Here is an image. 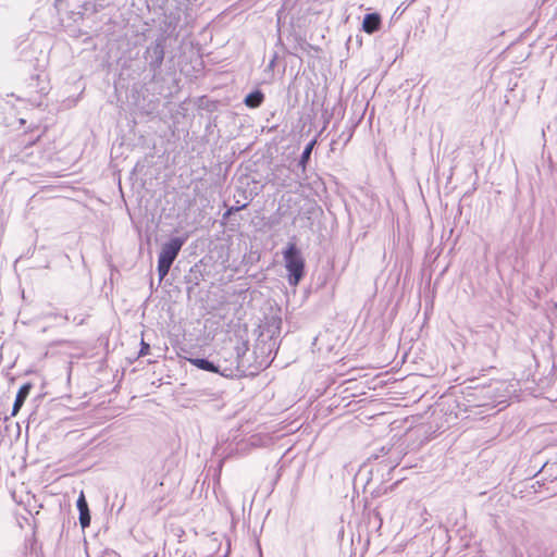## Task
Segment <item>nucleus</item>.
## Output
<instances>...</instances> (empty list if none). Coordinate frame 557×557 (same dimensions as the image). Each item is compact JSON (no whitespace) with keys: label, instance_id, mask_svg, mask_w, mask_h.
Segmentation results:
<instances>
[{"label":"nucleus","instance_id":"obj_13","mask_svg":"<svg viewBox=\"0 0 557 557\" xmlns=\"http://www.w3.org/2000/svg\"><path fill=\"white\" fill-rule=\"evenodd\" d=\"M78 519H79V524H81V527L83 529L89 527V524H90V512H89V509H87V510L82 509L79 511V518Z\"/></svg>","mask_w":557,"mask_h":557},{"label":"nucleus","instance_id":"obj_4","mask_svg":"<svg viewBox=\"0 0 557 557\" xmlns=\"http://www.w3.org/2000/svg\"><path fill=\"white\" fill-rule=\"evenodd\" d=\"M261 331L259 334L257 348L260 347V344L267 345L269 350V356L276 347V338L280 336L281 332V319L271 318L263 325L260 326Z\"/></svg>","mask_w":557,"mask_h":557},{"label":"nucleus","instance_id":"obj_1","mask_svg":"<svg viewBox=\"0 0 557 557\" xmlns=\"http://www.w3.org/2000/svg\"><path fill=\"white\" fill-rule=\"evenodd\" d=\"M248 349V343L240 342L231 351V358H224L219 364L206 358H191L189 362L203 371L220 373L225 377H239L245 375L250 368V363L246 358Z\"/></svg>","mask_w":557,"mask_h":557},{"label":"nucleus","instance_id":"obj_6","mask_svg":"<svg viewBox=\"0 0 557 557\" xmlns=\"http://www.w3.org/2000/svg\"><path fill=\"white\" fill-rule=\"evenodd\" d=\"M86 5L87 0H55L58 12L69 14L74 21L83 16Z\"/></svg>","mask_w":557,"mask_h":557},{"label":"nucleus","instance_id":"obj_14","mask_svg":"<svg viewBox=\"0 0 557 557\" xmlns=\"http://www.w3.org/2000/svg\"><path fill=\"white\" fill-rule=\"evenodd\" d=\"M76 506H77L78 511H81L82 509H84V510L89 509L87 500H86L85 495H84L83 492L81 493V495H79V497H78V499L76 502Z\"/></svg>","mask_w":557,"mask_h":557},{"label":"nucleus","instance_id":"obj_17","mask_svg":"<svg viewBox=\"0 0 557 557\" xmlns=\"http://www.w3.org/2000/svg\"><path fill=\"white\" fill-rule=\"evenodd\" d=\"M20 123L24 124L25 123L24 119H20Z\"/></svg>","mask_w":557,"mask_h":557},{"label":"nucleus","instance_id":"obj_10","mask_svg":"<svg viewBox=\"0 0 557 557\" xmlns=\"http://www.w3.org/2000/svg\"><path fill=\"white\" fill-rule=\"evenodd\" d=\"M264 100V95L261 90L259 89H256L251 92H249L246 97H245V100H244V103L248 107V108H258L262 104Z\"/></svg>","mask_w":557,"mask_h":557},{"label":"nucleus","instance_id":"obj_18","mask_svg":"<svg viewBox=\"0 0 557 557\" xmlns=\"http://www.w3.org/2000/svg\"><path fill=\"white\" fill-rule=\"evenodd\" d=\"M265 362H267V360H264V361L260 362V364H259V366H260V367H262Z\"/></svg>","mask_w":557,"mask_h":557},{"label":"nucleus","instance_id":"obj_11","mask_svg":"<svg viewBox=\"0 0 557 557\" xmlns=\"http://www.w3.org/2000/svg\"><path fill=\"white\" fill-rule=\"evenodd\" d=\"M315 145H317V138H313L312 140H310L307 144V146L305 147V149H304V151H302V153L300 156V159L298 161V166L301 168L302 172L306 171L307 163L310 160L312 150H313Z\"/></svg>","mask_w":557,"mask_h":557},{"label":"nucleus","instance_id":"obj_3","mask_svg":"<svg viewBox=\"0 0 557 557\" xmlns=\"http://www.w3.org/2000/svg\"><path fill=\"white\" fill-rule=\"evenodd\" d=\"M185 242L186 237H172L169 242L161 246L157 267L160 281H162L169 274V271L177 258Z\"/></svg>","mask_w":557,"mask_h":557},{"label":"nucleus","instance_id":"obj_2","mask_svg":"<svg viewBox=\"0 0 557 557\" xmlns=\"http://www.w3.org/2000/svg\"><path fill=\"white\" fill-rule=\"evenodd\" d=\"M283 259L289 285L297 286L305 275V259L300 249L290 242L283 250Z\"/></svg>","mask_w":557,"mask_h":557},{"label":"nucleus","instance_id":"obj_15","mask_svg":"<svg viewBox=\"0 0 557 557\" xmlns=\"http://www.w3.org/2000/svg\"><path fill=\"white\" fill-rule=\"evenodd\" d=\"M148 348H149V345H148V344H145V343L143 342V348H141L140 354H143V352H144V350H146V349H148Z\"/></svg>","mask_w":557,"mask_h":557},{"label":"nucleus","instance_id":"obj_12","mask_svg":"<svg viewBox=\"0 0 557 557\" xmlns=\"http://www.w3.org/2000/svg\"><path fill=\"white\" fill-rule=\"evenodd\" d=\"M541 472L552 481L557 479V463H545L541 470Z\"/></svg>","mask_w":557,"mask_h":557},{"label":"nucleus","instance_id":"obj_7","mask_svg":"<svg viewBox=\"0 0 557 557\" xmlns=\"http://www.w3.org/2000/svg\"><path fill=\"white\" fill-rule=\"evenodd\" d=\"M234 198H235V203H233V206L230 207L224 212L223 219H228L233 213L245 209L248 206L249 201H250V198L248 197L246 190L243 189V188H237L236 189Z\"/></svg>","mask_w":557,"mask_h":557},{"label":"nucleus","instance_id":"obj_9","mask_svg":"<svg viewBox=\"0 0 557 557\" xmlns=\"http://www.w3.org/2000/svg\"><path fill=\"white\" fill-rule=\"evenodd\" d=\"M30 389H32L30 383H25L20 387V389L17 391V394L15 396L14 404H13L12 416H15L18 412V410L22 408L24 401L26 400V398L29 395Z\"/></svg>","mask_w":557,"mask_h":557},{"label":"nucleus","instance_id":"obj_19","mask_svg":"<svg viewBox=\"0 0 557 557\" xmlns=\"http://www.w3.org/2000/svg\"><path fill=\"white\" fill-rule=\"evenodd\" d=\"M556 310H557V302H556Z\"/></svg>","mask_w":557,"mask_h":557},{"label":"nucleus","instance_id":"obj_16","mask_svg":"<svg viewBox=\"0 0 557 557\" xmlns=\"http://www.w3.org/2000/svg\"><path fill=\"white\" fill-rule=\"evenodd\" d=\"M148 348H149V345H148V344H145V343L143 342V348H141L140 354H143V352H144V350H146V349H148Z\"/></svg>","mask_w":557,"mask_h":557},{"label":"nucleus","instance_id":"obj_8","mask_svg":"<svg viewBox=\"0 0 557 557\" xmlns=\"http://www.w3.org/2000/svg\"><path fill=\"white\" fill-rule=\"evenodd\" d=\"M382 20L379 13H368L362 21V29L367 34H373L381 27Z\"/></svg>","mask_w":557,"mask_h":557},{"label":"nucleus","instance_id":"obj_5","mask_svg":"<svg viewBox=\"0 0 557 557\" xmlns=\"http://www.w3.org/2000/svg\"><path fill=\"white\" fill-rule=\"evenodd\" d=\"M164 41L163 37L158 38L154 42L147 47L145 51V59L149 63L151 70H158L164 59Z\"/></svg>","mask_w":557,"mask_h":557}]
</instances>
